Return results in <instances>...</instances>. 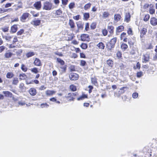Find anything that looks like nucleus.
I'll return each instance as SVG.
<instances>
[{"label":"nucleus","mask_w":157,"mask_h":157,"mask_svg":"<svg viewBox=\"0 0 157 157\" xmlns=\"http://www.w3.org/2000/svg\"><path fill=\"white\" fill-rule=\"evenodd\" d=\"M117 56L118 58H120L121 56V54L120 52H118L117 53Z\"/></svg>","instance_id":"69168bd1"},{"label":"nucleus","mask_w":157,"mask_h":157,"mask_svg":"<svg viewBox=\"0 0 157 157\" xmlns=\"http://www.w3.org/2000/svg\"><path fill=\"white\" fill-rule=\"evenodd\" d=\"M34 64L36 66H40L42 65L40 60L36 58L33 62Z\"/></svg>","instance_id":"f8f14e48"},{"label":"nucleus","mask_w":157,"mask_h":157,"mask_svg":"<svg viewBox=\"0 0 157 157\" xmlns=\"http://www.w3.org/2000/svg\"><path fill=\"white\" fill-rule=\"evenodd\" d=\"M13 55L12 53L10 52H7L5 53L4 56L5 58H10Z\"/></svg>","instance_id":"a878e982"},{"label":"nucleus","mask_w":157,"mask_h":157,"mask_svg":"<svg viewBox=\"0 0 157 157\" xmlns=\"http://www.w3.org/2000/svg\"><path fill=\"white\" fill-rule=\"evenodd\" d=\"M14 76V74L12 72H8L6 75V77L8 78H11Z\"/></svg>","instance_id":"412c9836"},{"label":"nucleus","mask_w":157,"mask_h":157,"mask_svg":"<svg viewBox=\"0 0 157 157\" xmlns=\"http://www.w3.org/2000/svg\"><path fill=\"white\" fill-rule=\"evenodd\" d=\"M76 96V94L73 93H69L66 96L65 98L69 101H74L75 99V97Z\"/></svg>","instance_id":"7ed1b4c3"},{"label":"nucleus","mask_w":157,"mask_h":157,"mask_svg":"<svg viewBox=\"0 0 157 157\" xmlns=\"http://www.w3.org/2000/svg\"><path fill=\"white\" fill-rule=\"evenodd\" d=\"M114 29V27L112 25H109L108 26L107 29L110 34V35H108L109 37L110 36H111L113 34Z\"/></svg>","instance_id":"6e6552de"},{"label":"nucleus","mask_w":157,"mask_h":157,"mask_svg":"<svg viewBox=\"0 0 157 157\" xmlns=\"http://www.w3.org/2000/svg\"><path fill=\"white\" fill-rule=\"evenodd\" d=\"M75 4L74 2H72L69 5V7L70 9L73 8L75 7Z\"/></svg>","instance_id":"a18cd8bd"},{"label":"nucleus","mask_w":157,"mask_h":157,"mask_svg":"<svg viewBox=\"0 0 157 157\" xmlns=\"http://www.w3.org/2000/svg\"><path fill=\"white\" fill-rule=\"evenodd\" d=\"M130 15L129 13H127L126 14L125 21L127 22H128L130 20Z\"/></svg>","instance_id":"aec40b11"},{"label":"nucleus","mask_w":157,"mask_h":157,"mask_svg":"<svg viewBox=\"0 0 157 157\" xmlns=\"http://www.w3.org/2000/svg\"><path fill=\"white\" fill-rule=\"evenodd\" d=\"M31 13L33 15V16L34 17H37L39 15V13H36L34 11H31Z\"/></svg>","instance_id":"79ce46f5"},{"label":"nucleus","mask_w":157,"mask_h":157,"mask_svg":"<svg viewBox=\"0 0 157 157\" xmlns=\"http://www.w3.org/2000/svg\"><path fill=\"white\" fill-rule=\"evenodd\" d=\"M128 35H132V29L129 28L128 30Z\"/></svg>","instance_id":"6e6d98bb"},{"label":"nucleus","mask_w":157,"mask_h":157,"mask_svg":"<svg viewBox=\"0 0 157 157\" xmlns=\"http://www.w3.org/2000/svg\"><path fill=\"white\" fill-rule=\"evenodd\" d=\"M70 88L72 91H74L76 90V87L75 86L72 85L70 86Z\"/></svg>","instance_id":"473e14b6"},{"label":"nucleus","mask_w":157,"mask_h":157,"mask_svg":"<svg viewBox=\"0 0 157 157\" xmlns=\"http://www.w3.org/2000/svg\"><path fill=\"white\" fill-rule=\"evenodd\" d=\"M5 49V47L2 46L0 47V53L3 51Z\"/></svg>","instance_id":"338daca9"},{"label":"nucleus","mask_w":157,"mask_h":157,"mask_svg":"<svg viewBox=\"0 0 157 157\" xmlns=\"http://www.w3.org/2000/svg\"><path fill=\"white\" fill-rule=\"evenodd\" d=\"M149 59V55L148 54H146L144 55L143 59V62L146 63L148 62Z\"/></svg>","instance_id":"1a4fd4ad"},{"label":"nucleus","mask_w":157,"mask_h":157,"mask_svg":"<svg viewBox=\"0 0 157 157\" xmlns=\"http://www.w3.org/2000/svg\"><path fill=\"white\" fill-rule=\"evenodd\" d=\"M89 36L87 34H82L81 36V39L82 41H85L87 40V39L88 38Z\"/></svg>","instance_id":"4468645a"},{"label":"nucleus","mask_w":157,"mask_h":157,"mask_svg":"<svg viewBox=\"0 0 157 157\" xmlns=\"http://www.w3.org/2000/svg\"><path fill=\"white\" fill-rule=\"evenodd\" d=\"M153 46L152 44H149L147 47V48L148 49H151L153 48Z\"/></svg>","instance_id":"bf43d9fd"},{"label":"nucleus","mask_w":157,"mask_h":157,"mask_svg":"<svg viewBox=\"0 0 157 157\" xmlns=\"http://www.w3.org/2000/svg\"><path fill=\"white\" fill-rule=\"evenodd\" d=\"M19 81L17 78H14L13 79L12 83L13 84L16 85L18 83Z\"/></svg>","instance_id":"7c9ffc66"},{"label":"nucleus","mask_w":157,"mask_h":157,"mask_svg":"<svg viewBox=\"0 0 157 157\" xmlns=\"http://www.w3.org/2000/svg\"><path fill=\"white\" fill-rule=\"evenodd\" d=\"M49 106V105L46 103H42L40 105V107L43 108H47Z\"/></svg>","instance_id":"4c0bfd02"},{"label":"nucleus","mask_w":157,"mask_h":157,"mask_svg":"<svg viewBox=\"0 0 157 157\" xmlns=\"http://www.w3.org/2000/svg\"><path fill=\"white\" fill-rule=\"evenodd\" d=\"M87 98V95L85 94H83L82 96H80V97L78 98L77 99V100L78 101L80 100H82L85 99V98Z\"/></svg>","instance_id":"c85d7f7f"},{"label":"nucleus","mask_w":157,"mask_h":157,"mask_svg":"<svg viewBox=\"0 0 157 157\" xmlns=\"http://www.w3.org/2000/svg\"><path fill=\"white\" fill-rule=\"evenodd\" d=\"M86 63L84 60H81L80 61V65L82 66H84L86 65Z\"/></svg>","instance_id":"603ef678"},{"label":"nucleus","mask_w":157,"mask_h":157,"mask_svg":"<svg viewBox=\"0 0 157 157\" xmlns=\"http://www.w3.org/2000/svg\"><path fill=\"white\" fill-rule=\"evenodd\" d=\"M79 15H78L76 16H75L73 17L74 19L76 20H78L79 19Z\"/></svg>","instance_id":"0e129e2a"},{"label":"nucleus","mask_w":157,"mask_h":157,"mask_svg":"<svg viewBox=\"0 0 157 157\" xmlns=\"http://www.w3.org/2000/svg\"><path fill=\"white\" fill-rule=\"evenodd\" d=\"M56 59L57 62L59 63L61 65H63L64 64V62L63 60L59 58H57Z\"/></svg>","instance_id":"58836bf2"},{"label":"nucleus","mask_w":157,"mask_h":157,"mask_svg":"<svg viewBox=\"0 0 157 157\" xmlns=\"http://www.w3.org/2000/svg\"><path fill=\"white\" fill-rule=\"evenodd\" d=\"M78 29L75 31V32L77 33L79 32V29H82L83 27V23L81 21H79L76 23Z\"/></svg>","instance_id":"39448f33"},{"label":"nucleus","mask_w":157,"mask_h":157,"mask_svg":"<svg viewBox=\"0 0 157 157\" xmlns=\"http://www.w3.org/2000/svg\"><path fill=\"white\" fill-rule=\"evenodd\" d=\"M62 3L63 5H65L67 4L68 2V0H61Z\"/></svg>","instance_id":"052dcab7"},{"label":"nucleus","mask_w":157,"mask_h":157,"mask_svg":"<svg viewBox=\"0 0 157 157\" xmlns=\"http://www.w3.org/2000/svg\"><path fill=\"white\" fill-rule=\"evenodd\" d=\"M34 55V53L33 52H29L26 54V56L27 58H29L33 56Z\"/></svg>","instance_id":"ea45409f"},{"label":"nucleus","mask_w":157,"mask_h":157,"mask_svg":"<svg viewBox=\"0 0 157 157\" xmlns=\"http://www.w3.org/2000/svg\"><path fill=\"white\" fill-rule=\"evenodd\" d=\"M70 79L72 80H76L78 78V75L76 74L72 73L69 75Z\"/></svg>","instance_id":"423d86ee"},{"label":"nucleus","mask_w":157,"mask_h":157,"mask_svg":"<svg viewBox=\"0 0 157 157\" xmlns=\"http://www.w3.org/2000/svg\"><path fill=\"white\" fill-rule=\"evenodd\" d=\"M33 6L36 10H39L41 8V2L40 1L36 2L33 4Z\"/></svg>","instance_id":"0eeeda50"},{"label":"nucleus","mask_w":157,"mask_h":157,"mask_svg":"<svg viewBox=\"0 0 157 157\" xmlns=\"http://www.w3.org/2000/svg\"><path fill=\"white\" fill-rule=\"evenodd\" d=\"M91 81L92 83L94 84L95 85H97V79L96 77H94L91 78Z\"/></svg>","instance_id":"bb28decb"},{"label":"nucleus","mask_w":157,"mask_h":157,"mask_svg":"<svg viewBox=\"0 0 157 157\" xmlns=\"http://www.w3.org/2000/svg\"><path fill=\"white\" fill-rule=\"evenodd\" d=\"M17 25H14L11 27V31L12 33H15L17 31Z\"/></svg>","instance_id":"5701e85b"},{"label":"nucleus","mask_w":157,"mask_h":157,"mask_svg":"<svg viewBox=\"0 0 157 157\" xmlns=\"http://www.w3.org/2000/svg\"><path fill=\"white\" fill-rule=\"evenodd\" d=\"M62 11L61 10L59 9L56 11L55 12V14L56 15L59 16L62 14Z\"/></svg>","instance_id":"2f4dec72"},{"label":"nucleus","mask_w":157,"mask_h":157,"mask_svg":"<svg viewBox=\"0 0 157 157\" xmlns=\"http://www.w3.org/2000/svg\"><path fill=\"white\" fill-rule=\"evenodd\" d=\"M30 70L32 72L35 74L39 72V70L36 67H34L31 68L30 69Z\"/></svg>","instance_id":"393cba45"},{"label":"nucleus","mask_w":157,"mask_h":157,"mask_svg":"<svg viewBox=\"0 0 157 157\" xmlns=\"http://www.w3.org/2000/svg\"><path fill=\"white\" fill-rule=\"evenodd\" d=\"M126 33H121V40H122L125 37H126Z\"/></svg>","instance_id":"49530a36"},{"label":"nucleus","mask_w":157,"mask_h":157,"mask_svg":"<svg viewBox=\"0 0 157 157\" xmlns=\"http://www.w3.org/2000/svg\"><path fill=\"white\" fill-rule=\"evenodd\" d=\"M91 5V4L90 3L86 4L84 6V9L85 10H87V9L90 8Z\"/></svg>","instance_id":"72a5a7b5"},{"label":"nucleus","mask_w":157,"mask_h":157,"mask_svg":"<svg viewBox=\"0 0 157 157\" xmlns=\"http://www.w3.org/2000/svg\"><path fill=\"white\" fill-rule=\"evenodd\" d=\"M89 28V24L87 23L85 25V29L86 31H87Z\"/></svg>","instance_id":"e2e57ef3"},{"label":"nucleus","mask_w":157,"mask_h":157,"mask_svg":"<svg viewBox=\"0 0 157 157\" xmlns=\"http://www.w3.org/2000/svg\"><path fill=\"white\" fill-rule=\"evenodd\" d=\"M155 9L151 8H150L149 10V12L151 14H153L155 13Z\"/></svg>","instance_id":"8fccbe9b"},{"label":"nucleus","mask_w":157,"mask_h":157,"mask_svg":"<svg viewBox=\"0 0 157 157\" xmlns=\"http://www.w3.org/2000/svg\"><path fill=\"white\" fill-rule=\"evenodd\" d=\"M6 40L9 41L10 40L11 37L10 36H6L3 37Z\"/></svg>","instance_id":"864d4df0"},{"label":"nucleus","mask_w":157,"mask_h":157,"mask_svg":"<svg viewBox=\"0 0 157 157\" xmlns=\"http://www.w3.org/2000/svg\"><path fill=\"white\" fill-rule=\"evenodd\" d=\"M40 20H35L31 22V24L35 26H38L40 25Z\"/></svg>","instance_id":"dca6fc26"},{"label":"nucleus","mask_w":157,"mask_h":157,"mask_svg":"<svg viewBox=\"0 0 157 157\" xmlns=\"http://www.w3.org/2000/svg\"><path fill=\"white\" fill-rule=\"evenodd\" d=\"M80 47L83 49H86L87 48V45L86 44L82 43L80 46Z\"/></svg>","instance_id":"a19ab883"},{"label":"nucleus","mask_w":157,"mask_h":157,"mask_svg":"<svg viewBox=\"0 0 157 157\" xmlns=\"http://www.w3.org/2000/svg\"><path fill=\"white\" fill-rule=\"evenodd\" d=\"M97 46L101 49H104L105 47L104 44L102 42H100L97 44Z\"/></svg>","instance_id":"cd10ccee"},{"label":"nucleus","mask_w":157,"mask_h":157,"mask_svg":"<svg viewBox=\"0 0 157 157\" xmlns=\"http://www.w3.org/2000/svg\"><path fill=\"white\" fill-rule=\"evenodd\" d=\"M102 34H103L104 36H105L107 35L108 32H107V30H106L105 29H103L102 30Z\"/></svg>","instance_id":"4d7b16f0"},{"label":"nucleus","mask_w":157,"mask_h":157,"mask_svg":"<svg viewBox=\"0 0 157 157\" xmlns=\"http://www.w3.org/2000/svg\"><path fill=\"white\" fill-rule=\"evenodd\" d=\"M56 93V91L54 90H47L45 92V94L48 96H50Z\"/></svg>","instance_id":"f3484780"},{"label":"nucleus","mask_w":157,"mask_h":157,"mask_svg":"<svg viewBox=\"0 0 157 157\" xmlns=\"http://www.w3.org/2000/svg\"><path fill=\"white\" fill-rule=\"evenodd\" d=\"M143 75V73L142 71L138 72L137 73V76L138 78H140Z\"/></svg>","instance_id":"3c124183"},{"label":"nucleus","mask_w":157,"mask_h":157,"mask_svg":"<svg viewBox=\"0 0 157 157\" xmlns=\"http://www.w3.org/2000/svg\"><path fill=\"white\" fill-rule=\"evenodd\" d=\"M138 96V94L137 93H134L132 94V97L134 98H136Z\"/></svg>","instance_id":"de8ad7c7"},{"label":"nucleus","mask_w":157,"mask_h":157,"mask_svg":"<svg viewBox=\"0 0 157 157\" xmlns=\"http://www.w3.org/2000/svg\"><path fill=\"white\" fill-rule=\"evenodd\" d=\"M69 24L71 29L74 28L75 27V23L72 20L70 19L69 20Z\"/></svg>","instance_id":"b1692460"},{"label":"nucleus","mask_w":157,"mask_h":157,"mask_svg":"<svg viewBox=\"0 0 157 157\" xmlns=\"http://www.w3.org/2000/svg\"><path fill=\"white\" fill-rule=\"evenodd\" d=\"M150 22L153 26H155L157 25V19L155 17H153L151 18Z\"/></svg>","instance_id":"9d476101"},{"label":"nucleus","mask_w":157,"mask_h":157,"mask_svg":"<svg viewBox=\"0 0 157 157\" xmlns=\"http://www.w3.org/2000/svg\"><path fill=\"white\" fill-rule=\"evenodd\" d=\"M24 32V30L23 29H21L20 31H18L17 34L18 35H21Z\"/></svg>","instance_id":"5fc2aeb1"},{"label":"nucleus","mask_w":157,"mask_h":157,"mask_svg":"<svg viewBox=\"0 0 157 157\" xmlns=\"http://www.w3.org/2000/svg\"><path fill=\"white\" fill-rule=\"evenodd\" d=\"M54 8L53 4L51 2L47 1L43 3V9L44 10H49Z\"/></svg>","instance_id":"f257e3e1"},{"label":"nucleus","mask_w":157,"mask_h":157,"mask_svg":"<svg viewBox=\"0 0 157 157\" xmlns=\"http://www.w3.org/2000/svg\"><path fill=\"white\" fill-rule=\"evenodd\" d=\"M2 93L6 97L11 98L12 97V94L9 91H3Z\"/></svg>","instance_id":"2eb2a0df"},{"label":"nucleus","mask_w":157,"mask_h":157,"mask_svg":"<svg viewBox=\"0 0 157 157\" xmlns=\"http://www.w3.org/2000/svg\"><path fill=\"white\" fill-rule=\"evenodd\" d=\"M54 53L59 56H63V55L61 52H59L58 51L55 52Z\"/></svg>","instance_id":"09e8293b"},{"label":"nucleus","mask_w":157,"mask_h":157,"mask_svg":"<svg viewBox=\"0 0 157 157\" xmlns=\"http://www.w3.org/2000/svg\"><path fill=\"white\" fill-rule=\"evenodd\" d=\"M107 64L111 67H112L113 65V61L112 60H108L107 61Z\"/></svg>","instance_id":"c756f323"},{"label":"nucleus","mask_w":157,"mask_h":157,"mask_svg":"<svg viewBox=\"0 0 157 157\" xmlns=\"http://www.w3.org/2000/svg\"><path fill=\"white\" fill-rule=\"evenodd\" d=\"M30 94L32 96H34L36 94V89L34 88H31L29 90Z\"/></svg>","instance_id":"9b49d317"},{"label":"nucleus","mask_w":157,"mask_h":157,"mask_svg":"<svg viewBox=\"0 0 157 157\" xmlns=\"http://www.w3.org/2000/svg\"><path fill=\"white\" fill-rule=\"evenodd\" d=\"M29 14L27 13H24L20 17V20L22 22H25L29 17Z\"/></svg>","instance_id":"20e7f679"},{"label":"nucleus","mask_w":157,"mask_h":157,"mask_svg":"<svg viewBox=\"0 0 157 157\" xmlns=\"http://www.w3.org/2000/svg\"><path fill=\"white\" fill-rule=\"evenodd\" d=\"M19 78L20 79H23L25 78V77H26V75L25 74L22 73V74H20L19 75Z\"/></svg>","instance_id":"e433bc0d"},{"label":"nucleus","mask_w":157,"mask_h":157,"mask_svg":"<svg viewBox=\"0 0 157 157\" xmlns=\"http://www.w3.org/2000/svg\"><path fill=\"white\" fill-rule=\"evenodd\" d=\"M91 28L92 29H94L96 27V25L95 23H93L90 26Z\"/></svg>","instance_id":"774afa93"},{"label":"nucleus","mask_w":157,"mask_h":157,"mask_svg":"<svg viewBox=\"0 0 157 157\" xmlns=\"http://www.w3.org/2000/svg\"><path fill=\"white\" fill-rule=\"evenodd\" d=\"M110 15L109 13L106 11H105L103 13L102 17L103 18H106L109 17Z\"/></svg>","instance_id":"a211bd4d"},{"label":"nucleus","mask_w":157,"mask_h":157,"mask_svg":"<svg viewBox=\"0 0 157 157\" xmlns=\"http://www.w3.org/2000/svg\"><path fill=\"white\" fill-rule=\"evenodd\" d=\"M128 48V45L124 43L122 44L121 45V48L122 49H124V50H125L126 49Z\"/></svg>","instance_id":"f704fd0d"},{"label":"nucleus","mask_w":157,"mask_h":157,"mask_svg":"<svg viewBox=\"0 0 157 157\" xmlns=\"http://www.w3.org/2000/svg\"><path fill=\"white\" fill-rule=\"evenodd\" d=\"M150 18V16L149 14H147L145 15V16L144 17V21H148Z\"/></svg>","instance_id":"37998d69"},{"label":"nucleus","mask_w":157,"mask_h":157,"mask_svg":"<svg viewBox=\"0 0 157 157\" xmlns=\"http://www.w3.org/2000/svg\"><path fill=\"white\" fill-rule=\"evenodd\" d=\"M84 17L85 19L87 20L89 17V13H85L84 14Z\"/></svg>","instance_id":"c03bdc74"},{"label":"nucleus","mask_w":157,"mask_h":157,"mask_svg":"<svg viewBox=\"0 0 157 157\" xmlns=\"http://www.w3.org/2000/svg\"><path fill=\"white\" fill-rule=\"evenodd\" d=\"M121 18V15L119 14H116L114 16V22L117 23L120 20Z\"/></svg>","instance_id":"ddd939ff"},{"label":"nucleus","mask_w":157,"mask_h":157,"mask_svg":"<svg viewBox=\"0 0 157 157\" xmlns=\"http://www.w3.org/2000/svg\"><path fill=\"white\" fill-rule=\"evenodd\" d=\"M147 32V29L145 28H143L140 31V33L141 34L140 35V37H142L143 36L146 34Z\"/></svg>","instance_id":"6ab92c4d"},{"label":"nucleus","mask_w":157,"mask_h":157,"mask_svg":"<svg viewBox=\"0 0 157 157\" xmlns=\"http://www.w3.org/2000/svg\"><path fill=\"white\" fill-rule=\"evenodd\" d=\"M21 70L24 72H26L27 70V68L25 67L24 64H22L21 65Z\"/></svg>","instance_id":"c9c22d12"},{"label":"nucleus","mask_w":157,"mask_h":157,"mask_svg":"<svg viewBox=\"0 0 157 157\" xmlns=\"http://www.w3.org/2000/svg\"><path fill=\"white\" fill-rule=\"evenodd\" d=\"M124 27L123 26H119L117 28L116 32L120 33L124 30Z\"/></svg>","instance_id":"4be33fe9"},{"label":"nucleus","mask_w":157,"mask_h":157,"mask_svg":"<svg viewBox=\"0 0 157 157\" xmlns=\"http://www.w3.org/2000/svg\"><path fill=\"white\" fill-rule=\"evenodd\" d=\"M7 11V9H2V8H0V13H2L6 12Z\"/></svg>","instance_id":"680f3d73"},{"label":"nucleus","mask_w":157,"mask_h":157,"mask_svg":"<svg viewBox=\"0 0 157 157\" xmlns=\"http://www.w3.org/2000/svg\"><path fill=\"white\" fill-rule=\"evenodd\" d=\"M116 40L117 38L114 37L108 43L107 45V47L108 49L110 50L112 48L114 47Z\"/></svg>","instance_id":"f03ea898"},{"label":"nucleus","mask_w":157,"mask_h":157,"mask_svg":"<svg viewBox=\"0 0 157 157\" xmlns=\"http://www.w3.org/2000/svg\"><path fill=\"white\" fill-rule=\"evenodd\" d=\"M126 88V87H123L121 88L120 89V90H121V91L120 90L119 91V92L121 94H123L124 92V89Z\"/></svg>","instance_id":"13d9d810"}]
</instances>
